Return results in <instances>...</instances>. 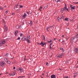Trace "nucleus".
<instances>
[{
  "label": "nucleus",
  "instance_id": "obj_1",
  "mask_svg": "<svg viewBox=\"0 0 78 78\" xmlns=\"http://www.w3.org/2000/svg\"><path fill=\"white\" fill-rule=\"evenodd\" d=\"M65 6L64 8L62 9H61V12H63L64 11H66V10H67L68 11H69V10H68V9L67 8V5H66V4H65Z\"/></svg>",
  "mask_w": 78,
  "mask_h": 78
},
{
  "label": "nucleus",
  "instance_id": "obj_2",
  "mask_svg": "<svg viewBox=\"0 0 78 78\" xmlns=\"http://www.w3.org/2000/svg\"><path fill=\"white\" fill-rule=\"evenodd\" d=\"M0 65L1 67H4V66L5 65V62H1Z\"/></svg>",
  "mask_w": 78,
  "mask_h": 78
},
{
  "label": "nucleus",
  "instance_id": "obj_3",
  "mask_svg": "<svg viewBox=\"0 0 78 78\" xmlns=\"http://www.w3.org/2000/svg\"><path fill=\"white\" fill-rule=\"evenodd\" d=\"M64 54L62 53L61 55H58L57 56V58H62L63 56H64Z\"/></svg>",
  "mask_w": 78,
  "mask_h": 78
},
{
  "label": "nucleus",
  "instance_id": "obj_4",
  "mask_svg": "<svg viewBox=\"0 0 78 78\" xmlns=\"http://www.w3.org/2000/svg\"><path fill=\"white\" fill-rule=\"evenodd\" d=\"M17 70H20L21 73L22 72H23V69L22 68H19V69H17Z\"/></svg>",
  "mask_w": 78,
  "mask_h": 78
},
{
  "label": "nucleus",
  "instance_id": "obj_5",
  "mask_svg": "<svg viewBox=\"0 0 78 78\" xmlns=\"http://www.w3.org/2000/svg\"><path fill=\"white\" fill-rule=\"evenodd\" d=\"M16 28L17 29H20L21 26H19V25H17L16 26Z\"/></svg>",
  "mask_w": 78,
  "mask_h": 78
},
{
  "label": "nucleus",
  "instance_id": "obj_6",
  "mask_svg": "<svg viewBox=\"0 0 78 78\" xmlns=\"http://www.w3.org/2000/svg\"><path fill=\"white\" fill-rule=\"evenodd\" d=\"M19 33V31L16 30L15 32V34L16 36H17V34Z\"/></svg>",
  "mask_w": 78,
  "mask_h": 78
},
{
  "label": "nucleus",
  "instance_id": "obj_7",
  "mask_svg": "<svg viewBox=\"0 0 78 78\" xmlns=\"http://www.w3.org/2000/svg\"><path fill=\"white\" fill-rule=\"evenodd\" d=\"M78 48H76L75 49H74V51L75 52V53H76L78 52Z\"/></svg>",
  "mask_w": 78,
  "mask_h": 78
},
{
  "label": "nucleus",
  "instance_id": "obj_8",
  "mask_svg": "<svg viewBox=\"0 0 78 78\" xmlns=\"http://www.w3.org/2000/svg\"><path fill=\"white\" fill-rule=\"evenodd\" d=\"M21 41H27V39L25 37H23L22 39H21Z\"/></svg>",
  "mask_w": 78,
  "mask_h": 78
},
{
  "label": "nucleus",
  "instance_id": "obj_9",
  "mask_svg": "<svg viewBox=\"0 0 78 78\" xmlns=\"http://www.w3.org/2000/svg\"><path fill=\"white\" fill-rule=\"evenodd\" d=\"M40 45H41L42 46L44 47L45 45V43H43V42L42 41L41 43L40 44Z\"/></svg>",
  "mask_w": 78,
  "mask_h": 78
},
{
  "label": "nucleus",
  "instance_id": "obj_10",
  "mask_svg": "<svg viewBox=\"0 0 78 78\" xmlns=\"http://www.w3.org/2000/svg\"><path fill=\"white\" fill-rule=\"evenodd\" d=\"M27 16V14L26 13H24V14L23 16H22V18L23 19H25V17Z\"/></svg>",
  "mask_w": 78,
  "mask_h": 78
},
{
  "label": "nucleus",
  "instance_id": "obj_11",
  "mask_svg": "<svg viewBox=\"0 0 78 78\" xmlns=\"http://www.w3.org/2000/svg\"><path fill=\"white\" fill-rule=\"evenodd\" d=\"M5 27V31H7L8 30V27L6 26H4Z\"/></svg>",
  "mask_w": 78,
  "mask_h": 78
},
{
  "label": "nucleus",
  "instance_id": "obj_12",
  "mask_svg": "<svg viewBox=\"0 0 78 78\" xmlns=\"http://www.w3.org/2000/svg\"><path fill=\"white\" fill-rule=\"evenodd\" d=\"M51 78H56V76L54 74H53L51 76Z\"/></svg>",
  "mask_w": 78,
  "mask_h": 78
},
{
  "label": "nucleus",
  "instance_id": "obj_13",
  "mask_svg": "<svg viewBox=\"0 0 78 78\" xmlns=\"http://www.w3.org/2000/svg\"><path fill=\"white\" fill-rule=\"evenodd\" d=\"M16 75V73H13V74L10 73L9 74V76H14Z\"/></svg>",
  "mask_w": 78,
  "mask_h": 78
},
{
  "label": "nucleus",
  "instance_id": "obj_14",
  "mask_svg": "<svg viewBox=\"0 0 78 78\" xmlns=\"http://www.w3.org/2000/svg\"><path fill=\"white\" fill-rule=\"evenodd\" d=\"M2 43L3 44H5V42H5V41L4 40H2Z\"/></svg>",
  "mask_w": 78,
  "mask_h": 78
},
{
  "label": "nucleus",
  "instance_id": "obj_15",
  "mask_svg": "<svg viewBox=\"0 0 78 78\" xmlns=\"http://www.w3.org/2000/svg\"><path fill=\"white\" fill-rule=\"evenodd\" d=\"M29 24H30V25H33V21H30V23H28Z\"/></svg>",
  "mask_w": 78,
  "mask_h": 78
},
{
  "label": "nucleus",
  "instance_id": "obj_16",
  "mask_svg": "<svg viewBox=\"0 0 78 78\" xmlns=\"http://www.w3.org/2000/svg\"><path fill=\"white\" fill-rule=\"evenodd\" d=\"M73 40H74V42H75V41H76V37L75 36L74 37H73Z\"/></svg>",
  "mask_w": 78,
  "mask_h": 78
},
{
  "label": "nucleus",
  "instance_id": "obj_17",
  "mask_svg": "<svg viewBox=\"0 0 78 78\" xmlns=\"http://www.w3.org/2000/svg\"><path fill=\"white\" fill-rule=\"evenodd\" d=\"M73 41H74L73 40V37H72L71 38V42H73Z\"/></svg>",
  "mask_w": 78,
  "mask_h": 78
},
{
  "label": "nucleus",
  "instance_id": "obj_18",
  "mask_svg": "<svg viewBox=\"0 0 78 78\" xmlns=\"http://www.w3.org/2000/svg\"><path fill=\"white\" fill-rule=\"evenodd\" d=\"M64 19V16H62L59 18L60 19Z\"/></svg>",
  "mask_w": 78,
  "mask_h": 78
},
{
  "label": "nucleus",
  "instance_id": "obj_19",
  "mask_svg": "<svg viewBox=\"0 0 78 78\" xmlns=\"http://www.w3.org/2000/svg\"><path fill=\"white\" fill-rule=\"evenodd\" d=\"M75 6H74L72 8H71V10L72 11V9H75Z\"/></svg>",
  "mask_w": 78,
  "mask_h": 78
},
{
  "label": "nucleus",
  "instance_id": "obj_20",
  "mask_svg": "<svg viewBox=\"0 0 78 78\" xmlns=\"http://www.w3.org/2000/svg\"><path fill=\"white\" fill-rule=\"evenodd\" d=\"M40 70H42L43 69V66H41L40 67Z\"/></svg>",
  "mask_w": 78,
  "mask_h": 78
},
{
  "label": "nucleus",
  "instance_id": "obj_21",
  "mask_svg": "<svg viewBox=\"0 0 78 78\" xmlns=\"http://www.w3.org/2000/svg\"><path fill=\"white\" fill-rule=\"evenodd\" d=\"M52 44H53V43H52L50 44V45H49V46H50L49 48H50V49H51V45H52Z\"/></svg>",
  "mask_w": 78,
  "mask_h": 78
},
{
  "label": "nucleus",
  "instance_id": "obj_22",
  "mask_svg": "<svg viewBox=\"0 0 78 78\" xmlns=\"http://www.w3.org/2000/svg\"><path fill=\"white\" fill-rule=\"evenodd\" d=\"M41 9H42V6H41L39 8L40 11H41Z\"/></svg>",
  "mask_w": 78,
  "mask_h": 78
},
{
  "label": "nucleus",
  "instance_id": "obj_23",
  "mask_svg": "<svg viewBox=\"0 0 78 78\" xmlns=\"http://www.w3.org/2000/svg\"><path fill=\"white\" fill-rule=\"evenodd\" d=\"M62 44L63 45H64V44L65 43V41H64V40H63L62 41Z\"/></svg>",
  "mask_w": 78,
  "mask_h": 78
},
{
  "label": "nucleus",
  "instance_id": "obj_24",
  "mask_svg": "<svg viewBox=\"0 0 78 78\" xmlns=\"http://www.w3.org/2000/svg\"><path fill=\"white\" fill-rule=\"evenodd\" d=\"M27 38L28 39H30V35H27Z\"/></svg>",
  "mask_w": 78,
  "mask_h": 78
},
{
  "label": "nucleus",
  "instance_id": "obj_25",
  "mask_svg": "<svg viewBox=\"0 0 78 78\" xmlns=\"http://www.w3.org/2000/svg\"><path fill=\"white\" fill-rule=\"evenodd\" d=\"M26 41H27V42H28V43H30V41L29 39H27L26 40Z\"/></svg>",
  "mask_w": 78,
  "mask_h": 78
},
{
  "label": "nucleus",
  "instance_id": "obj_26",
  "mask_svg": "<svg viewBox=\"0 0 78 78\" xmlns=\"http://www.w3.org/2000/svg\"><path fill=\"white\" fill-rule=\"evenodd\" d=\"M4 60L6 62H7L8 61V59L7 58H5Z\"/></svg>",
  "mask_w": 78,
  "mask_h": 78
},
{
  "label": "nucleus",
  "instance_id": "obj_27",
  "mask_svg": "<svg viewBox=\"0 0 78 78\" xmlns=\"http://www.w3.org/2000/svg\"><path fill=\"white\" fill-rule=\"evenodd\" d=\"M51 42H53V41H52V40H50V41H48V43H51Z\"/></svg>",
  "mask_w": 78,
  "mask_h": 78
},
{
  "label": "nucleus",
  "instance_id": "obj_28",
  "mask_svg": "<svg viewBox=\"0 0 78 78\" xmlns=\"http://www.w3.org/2000/svg\"><path fill=\"white\" fill-rule=\"evenodd\" d=\"M19 3H18L16 5V8H18V6H19Z\"/></svg>",
  "mask_w": 78,
  "mask_h": 78
},
{
  "label": "nucleus",
  "instance_id": "obj_29",
  "mask_svg": "<svg viewBox=\"0 0 78 78\" xmlns=\"http://www.w3.org/2000/svg\"><path fill=\"white\" fill-rule=\"evenodd\" d=\"M0 9L1 10H2V11H3V8L2 7H0Z\"/></svg>",
  "mask_w": 78,
  "mask_h": 78
},
{
  "label": "nucleus",
  "instance_id": "obj_30",
  "mask_svg": "<svg viewBox=\"0 0 78 78\" xmlns=\"http://www.w3.org/2000/svg\"><path fill=\"white\" fill-rule=\"evenodd\" d=\"M76 36L77 38H78V34L77 33L76 34Z\"/></svg>",
  "mask_w": 78,
  "mask_h": 78
},
{
  "label": "nucleus",
  "instance_id": "obj_31",
  "mask_svg": "<svg viewBox=\"0 0 78 78\" xmlns=\"http://www.w3.org/2000/svg\"><path fill=\"white\" fill-rule=\"evenodd\" d=\"M42 37H43V38H44L43 40H45V37L44 36V35H43L42 36Z\"/></svg>",
  "mask_w": 78,
  "mask_h": 78
},
{
  "label": "nucleus",
  "instance_id": "obj_32",
  "mask_svg": "<svg viewBox=\"0 0 78 78\" xmlns=\"http://www.w3.org/2000/svg\"><path fill=\"white\" fill-rule=\"evenodd\" d=\"M65 20H69V18H66L65 19Z\"/></svg>",
  "mask_w": 78,
  "mask_h": 78
},
{
  "label": "nucleus",
  "instance_id": "obj_33",
  "mask_svg": "<svg viewBox=\"0 0 78 78\" xmlns=\"http://www.w3.org/2000/svg\"><path fill=\"white\" fill-rule=\"evenodd\" d=\"M7 64H10V62L9 61H7Z\"/></svg>",
  "mask_w": 78,
  "mask_h": 78
},
{
  "label": "nucleus",
  "instance_id": "obj_34",
  "mask_svg": "<svg viewBox=\"0 0 78 78\" xmlns=\"http://www.w3.org/2000/svg\"><path fill=\"white\" fill-rule=\"evenodd\" d=\"M61 1H62V0H59L57 1V2L58 3V2H61Z\"/></svg>",
  "mask_w": 78,
  "mask_h": 78
},
{
  "label": "nucleus",
  "instance_id": "obj_35",
  "mask_svg": "<svg viewBox=\"0 0 78 78\" xmlns=\"http://www.w3.org/2000/svg\"><path fill=\"white\" fill-rule=\"evenodd\" d=\"M48 5H47L44 8V9H47V7H48Z\"/></svg>",
  "mask_w": 78,
  "mask_h": 78
},
{
  "label": "nucleus",
  "instance_id": "obj_36",
  "mask_svg": "<svg viewBox=\"0 0 78 78\" xmlns=\"http://www.w3.org/2000/svg\"><path fill=\"white\" fill-rule=\"evenodd\" d=\"M31 74H28V76H31Z\"/></svg>",
  "mask_w": 78,
  "mask_h": 78
},
{
  "label": "nucleus",
  "instance_id": "obj_37",
  "mask_svg": "<svg viewBox=\"0 0 78 78\" xmlns=\"http://www.w3.org/2000/svg\"><path fill=\"white\" fill-rule=\"evenodd\" d=\"M22 36H23V34H20V37H22Z\"/></svg>",
  "mask_w": 78,
  "mask_h": 78
},
{
  "label": "nucleus",
  "instance_id": "obj_38",
  "mask_svg": "<svg viewBox=\"0 0 78 78\" xmlns=\"http://www.w3.org/2000/svg\"><path fill=\"white\" fill-rule=\"evenodd\" d=\"M20 37H19L17 39V40H20Z\"/></svg>",
  "mask_w": 78,
  "mask_h": 78
},
{
  "label": "nucleus",
  "instance_id": "obj_39",
  "mask_svg": "<svg viewBox=\"0 0 78 78\" xmlns=\"http://www.w3.org/2000/svg\"><path fill=\"white\" fill-rule=\"evenodd\" d=\"M12 16H14V15H15V13H12Z\"/></svg>",
  "mask_w": 78,
  "mask_h": 78
},
{
  "label": "nucleus",
  "instance_id": "obj_40",
  "mask_svg": "<svg viewBox=\"0 0 78 78\" xmlns=\"http://www.w3.org/2000/svg\"><path fill=\"white\" fill-rule=\"evenodd\" d=\"M2 21L3 22H4L5 24H6V23H5V20H2Z\"/></svg>",
  "mask_w": 78,
  "mask_h": 78
},
{
  "label": "nucleus",
  "instance_id": "obj_41",
  "mask_svg": "<svg viewBox=\"0 0 78 78\" xmlns=\"http://www.w3.org/2000/svg\"><path fill=\"white\" fill-rule=\"evenodd\" d=\"M2 45V43H0V47H1Z\"/></svg>",
  "mask_w": 78,
  "mask_h": 78
},
{
  "label": "nucleus",
  "instance_id": "obj_42",
  "mask_svg": "<svg viewBox=\"0 0 78 78\" xmlns=\"http://www.w3.org/2000/svg\"><path fill=\"white\" fill-rule=\"evenodd\" d=\"M53 26H54V25H53V26H51L49 28H52V27H53Z\"/></svg>",
  "mask_w": 78,
  "mask_h": 78
},
{
  "label": "nucleus",
  "instance_id": "obj_43",
  "mask_svg": "<svg viewBox=\"0 0 78 78\" xmlns=\"http://www.w3.org/2000/svg\"><path fill=\"white\" fill-rule=\"evenodd\" d=\"M53 47H54V45H53L52 47L51 48L52 49H55V48H53Z\"/></svg>",
  "mask_w": 78,
  "mask_h": 78
},
{
  "label": "nucleus",
  "instance_id": "obj_44",
  "mask_svg": "<svg viewBox=\"0 0 78 78\" xmlns=\"http://www.w3.org/2000/svg\"><path fill=\"white\" fill-rule=\"evenodd\" d=\"M20 8H23V6H22V5H20Z\"/></svg>",
  "mask_w": 78,
  "mask_h": 78
},
{
  "label": "nucleus",
  "instance_id": "obj_45",
  "mask_svg": "<svg viewBox=\"0 0 78 78\" xmlns=\"http://www.w3.org/2000/svg\"><path fill=\"white\" fill-rule=\"evenodd\" d=\"M8 10H7L6 11V14H7V13H8Z\"/></svg>",
  "mask_w": 78,
  "mask_h": 78
},
{
  "label": "nucleus",
  "instance_id": "obj_46",
  "mask_svg": "<svg viewBox=\"0 0 78 78\" xmlns=\"http://www.w3.org/2000/svg\"><path fill=\"white\" fill-rule=\"evenodd\" d=\"M63 52H64V51H65V50L63 49V50H62Z\"/></svg>",
  "mask_w": 78,
  "mask_h": 78
},
{
  "label": "nucleus",
  "instance_id": "obj_47",
  "mask_svg": "<svg viewBox=\"0 0 78 78\" xmlns=\"http://www.w3.org/2000/svg\"><path fill=\"white\" fill-rule=\"evenodd\" d=\"M76 75L75 76H74V78H75L76 77Z\"/></svg>",
  "mask_w": 78,
  "mask_h": 78
},
{
  "label": "nucleus",
  "instance_id": "obj_48",
  "mask_svg": "<svg viewBox=\"0 0 78 78\" xmlns=\"http://www.w3.org/2000/svg\"><path fill=\"white\" fill-rule=\"evenodd\" d=\"M27 14H28V15H29V12H27Z\"/></svg>",
  "mask_w": 78,
  "mask_h": 78
},
{
  "label": "nucleus",
  "instance_id": "obj_49",
  "mask_svg": "<svg viewBox=\"0 0 78 78\" xmlns=\"http://www.w3.org/2000/svg\"><path fill=\"white\" fill-rule=\"evenodd\" d=\"M70 6L71 8H72V5H71Z\"/></svg>",
  "mask_w": 78,
  "mask_h": 78
},
{
  "label": "nucleus",
  "instance_id": "obj_50",
  "mask_svg": "<svg viewBox=\"0 0 78 78\" xmlns=\"http://www.w3.org/2000/svg\"><path fill=\"white\" fill-rule=\"evenodd\" d=\"M16 7H17L16 6H15L14 7V9H15L16 8Z\"/></svg>",
  "mask_w": 78,
  "mask_h": 78
},
{
  "label": "nucleus",
  "instance_id": "obj_51",
  "mask_svg": "<svg viewBox=\"0 0 78 78\" xmlns=\"http://www.w3.org/2000/svg\"><path fill=\"white\" fill-rule=\"evenodd\" d=\"M37 15V14H38V13L37 12L35 13Z\"/></svg>",
  "mask_w": 78,
  "mask_h": 78
},
{
  "label": "nucleus",
  "instance_id": "obj_52",
  "mask_svg": "<svg viewBox=\"0 0 78 78\" xmlns=\"http://www.w3.org/2000/svg\"><path fill=\"white\" fill-rule=\"evenodd\" d=\"M48 64V62H47L46 63V65H47Z\"/></svg>",
  "mask_w": 78,
  "mask_h": 78
},
{
  "label": "nucleus",
  "instance_id": "obj_53",
  "mask_svg": "<svg viewBox=\"0 0 78 78\" xmlns=\"http://www.w3.org/2000/svg\"><path fill=\"white\" fill-rule=\"evenodd\" d=\"M64 36H65L64 35H62V37H64Z\"/></svg>",
  "mask_w": 78,
  "mask_h": 78
},
{
  "label": "nucleus",
  "instance_id": "obj_54",
  "mask_svg": "<svg viewBox=\"0 0 78 78\" xmlns=\"http://www.w3.org/2000/svg\"><path fill=\"white\" fill-rule=\"evenodd\" d=\"M15 68H16L14 66V67H13V70H15Z\"/></svg>",
  "mask_w": 78,
  "mask_h": 78
},
{
  "label": "nucleus",
  "instance_id": "obj_55",
  "mask_svg": "<svg viewBox=\"0 0 78 78\" xmlns=\"http://www.w3.org/2000/svg\"><path fill=\"white\" fill-rule=\"evenodd\" d=\"M60 50H63V48H60Z\"/></svg>",
  "mask_w": 78,
  "mask_h": 78
},
{
  "label": "nucleus",
  "instance_id": "obj_56",
  "mask_svg": "<svg viewBox=\"0 0 78 78\" xmlns=\"http://www.w3.org/2000/svg\"><path fill=\"white\" fill-rule=\"evenodd\" d=\"M66 78H69V76H66Z\"/></svg>",
  "mask_w": 78,
  "mask_h": 78
},
{
  "label": "nucleus",
  "instance_id": "obj_57",
  "mask_svg": "<svg viewBox=\"0 0 78 78\" xmlns=\"http://www.w3.org/2000/svg\"><path fill=\"white\" fill-rule=\"evenodd\" d=\"M5 55H6L7 56H8V53L6 54Z\"/></svg>",
  "mask_w": 78,
  "mask_h": 78
},
{
  "label": "nucleus",
  "instance_id": "obj_58",
  "mask_svg": "<svg viewBox=\"0 0 78 78\" xmlns=\"http://www.w3.org/2000/svg\"><path fill=\"white\" fill-rule=\"evenodd\" d=\"M48 28H47V31H48H48H49V30H48Z\"/></svg>",
  "mask_w": 78,
  "mask_h": 78
},
{
  "label": "nucleus",
  "instance_id": "obj_59",
  "mask_svg": "<svg viewBox=\"0 0 78 78\" xmlns=\"http://www.w3.org/2000/svg\"><path fill=\"white\" fill-rule=\"evenodd\" d=\"M24 61H26V58H24Z\"/></svg>",
  "mask_w": 78,
  "mask_h": 78
},
{
  "label": "nucleus",
  "instance_id": "obj_60",
  "mask_svg": "<svg viewBox=\"0 0 78 78\" xmlns=\"http://www.w3.org/2000/svg\"><path fill=\"white\" fill-rule=\"evenodd\" d=\"M47 28H48V29H49V28H50V27H47Z\"/></svg>",
  "mask_w": 78,
  "mask_h": 78
},
{
  "label": "nucleus",
  "instance_id": "obj_61",
  "mask_svg": "<svg viewBox=\"0 0 78 78\" xmlns=\"http://www.w3.org/2000/svg\"><path fill=\"white\" fill-rule=\"evenodd\" d=\"M30 14H33V12H31L30 13Z\"/></svg>",
  "mask_w": 78,
  "mask_h": 78
},
{
  "label": "nucleus",
  "instance_id": "obj_62",
  "mask_svg": "<svg viewBox=\"0 0 78 78\" xmlns=\"http://www.w3.org/2000/svg\"><path fill=\"white\" fill-rule=\"evenodd\" d=\"M47 44V43H44V45H46Z\"/></svg>",
  "mask_w": 78,
  "mask_h": 78
},
{
  "label": "nucleus",
  "instance_id": "obj_63",
  "mask_svg": "<svg viewBox=\"0 0 78 78\" xmlns=\"http://www.w3.org/2000/svg\"><path fill=\"white\" fill-rule=\"evenodd\" d=\"M56 32H57V33H59V30L56 31Z\"/></svg>",
  "mask_w": 78,
  "mask_h": 78
},
{
  "label": "nucleus",
  "instance_id": "obj_64",
  "mask_svg": "<svg viewBox=\"0 0 78 78\" xmlns=\"http://www.w3.org/2000/svg\"><path fill=\"white\" fill-rule=\"evenodd\" d=\"M78 40L77 39L76 41V42H78Z\"/></svg>",
  "mask_w": 78,
  "mask_h": 78
}]
</instances>
